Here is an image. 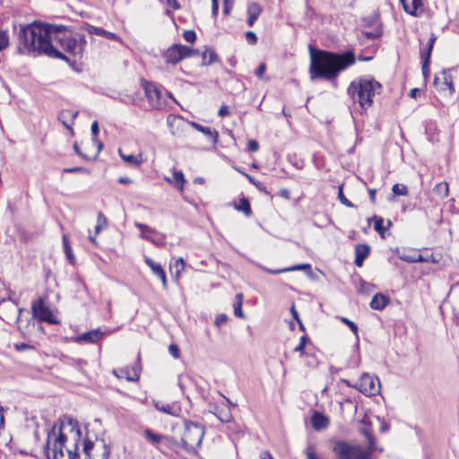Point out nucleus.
Returning a JSON list of instances; mask_svg holds the SVG:
<instances>
[{
    "mask_svg": "<svg viewBox=\"0 0 459 459\" xmlns=\"http://www.w3.org/2000/svg\"><path fill=\"white\" fill-rule=\"evenodd\" d=\"M218 114H219L220 117H225V116L229 115L228 107L226 105H222L220 108Z\"/></svg>",
    "mask_w": 459,
    "mask_h": 459,
    "instance_id": "nucleus-60",
    "label": "nucleus"
},
{
    "mask_svg": "<svg viewBox=\"0 0 459 459\" xmlns=\"http://www.w3.org/2000/svg\"><path fill=\"white\" fill-rule=\"evenodd\" d=\"M19 39L21 53H37L70 62L67 53L74 61L81 60L87 44L84 35L74 34L63 25H50L34 22L21 27Z\"/></svg>",
    "mask_w": 459,
    "mask_h": 459,
    "instance_id": "nucleus-1",
    "label": "nucleus"
},
{
    "mask_svg": "<svg viewBox=\"0 0 459 459\" xmlns=\"http://www.w3.org/2000/svg\"><path fill=\"white\" fill-rule=\"evenodd\" d=\"M263 11L262 6L255 2L250 3L247 6V24L253 26L255 22L258 19L259 15Z\"/></svg>",
    "mask_w": 459,
    "mask_h": 459,
    "instance_id": "nucleus-20",
    "label": "nucleus"
},
{
    "mask_svg": "<svg viewBox=\"0 0 459 459\" xmlns=\"http://www.w3.org/2000/svg\"><path fill=\"white\" fill-rule=\"evenodd\" d=\"M204 427L190 420L185 421V432L182 437L184 448L188 452H195L202 445Z\"/></svg>",
    "mask_w": 459,
    "mask_h": 459,
    "instance_id": "nucleus-6",
    "label": "nucleus"
},
{
    "mask_svg": "<svg viewBox=\"0 0 459 459\" xmlns=\"http://www.w3.org/2000/svg\"><path fill=\"white\" fill-rule=\"evenodd\" d=\"M63 244H64V248H65L66 257L68 258V260L70 262H73L74 259V256L73 255L72 248H71V246L68 241V238L65 235L63 236Z\"/></svg>",
    "mask_w": 459,
    "mask_h": 459,
    "instance_id": "nucleus-39",
    "label": "nucleus"
},
{
    "mask_svg": "<svg viewBox=\"0 0 459 459\" xmlns=\"http://www.w3.org/2000/svg\"><path fill=\"white\" fill-rule=\"evenodd\" d=\"M118 378H125L127 381L134 382L139 379L140 370L136 367H126L114 371Z\"/></svg>",
    "mask_w": 459,
    "mask_h": 459,
    "instance_id": "nucleus-15",
    "label": "nucleus"
},
{
    "mask_svg": "<svg viewBox=\"0 0 459 459\" xmlns=\"http://www.w3.org/2000/svg\"><path fill=\"white\" fill-rule=\"evenodd\" d=\"M310 342L309 338L305 334L300 337L299 344L295 347L294 351L299 352L301 356L305 353V346Z\"/></svg>",
    "mask_w": 459,
    "mask_h": 459,
    "instance_id": "nucleus-38",
    "label": "nucleus"
},
{
    "mask_svg": "<svg viewBox=\"0 0 459 459\" xmlns=\"http://www.w3.org/2000/svg\"><path fill=\"white\" fill-rule=\"evenodd\" d=\"M108 220L102 212L98 213L97 224L95 226V234H99L103 229L107 228Z\"/></svg>",
    "mask_w": 459,
    "mask_h": 459,
    "instance_id": "nucleus-35",
    "label": "nucleus"
},
{
    "mask_svg": "<svg viewBox=\"0 0 459 459\" xmlns=\"http://www.w3.org/2000/svg\"><path fill=\"white\" fill-rule=\"evenodd\" d=\"M341 321L342 323H344L346 325H348L349 328L352 331V333L358 338L359 328H358L357 325L346 317H342Z\"/></svg>",
    "mask_w": 459,
    "mask_h": 459,
    "instance_id": "nucleus-43",
    "label": "nucleus"
},
{
    "mask_svg": "<svg viewBox=\"0 0 459 459\" xmlns=\"http://www.w3.org/2000/svg\"><path fill=\"white\" fill-rule=\"evenodd\" d=\"M227 321H228V316L224 314H221L216 316L214 323L218 327H221V325H225L227 323Z\"/></svg>",
    "mask_w": 459,
    "mask_h": 459,
    "instance_id": "nucleus-49",
    "label": "nucleus"
},
{
    "mask_svg": "<svg viewBox=\"0 0 459 459\" xmlns=\"http://www.w3.org/2000/svg\"><path fill=\"white\" fill-rule=\"evenodd\" d=\"M31 310L33 316L39 321L48 322L52 325H58L60 323L42 298L32 302Z\"/></svg>",
    "mask_w": 459,
    "mask_h": 459,
    "instance_id": "nucleus-9",
    "label": "nucleus"
},
{
    "mask_svg": "<svg viewBox=\"0 0 459 459\" xmlns=\"http://www.w3.org/2000/svg\"><path fill=\"white\" fill-rule=\"evenodd\" d=\"M355 264L358 267L362 266L364 260L369 255V247L367 244H359L356 246L355 249Z\"/></svg>",
    "mask_w": 459,
    "mask_h": 459,
    "instance_id": "nucleus-22",
    "label": "nucleus"
},
{
    "mask_svg": "<svg viewBox=\"0 0 459 459\" xmlns=\"http://www.w3.org/2000/svg\"><path fill=\"white\" fill-rule=\"evenodd\" d=\"M454 68L444 69L440 74L434 78V86L436 90L445 96H452L455 92L453 78L451 72Z\"/></svg>",
    "mask_w": 459,
    "mask_h": 459,
    "instance_id": "nucleus-10",
    "label": "nucleus"
},
{
    "mask_svg": "<svg viewBox=\"0 0 459 459\" xmlns=\"http://www.w3.org/2000/svg\"><path fill=\"white\" fill-rule=\"evenodd\" d=\"M63 173H89V170L83 167H74L64 169Z\"/></svg>",
    "mask_w": 459,
    "mask_h": 459,
    "instance_id": "nucleus-46",
    "label": "nucleus"
},
{
    "mask_svg": "<svg viewBox=\"0 0 459 459\" xmlns=\"http://www.w3.org/2000/svg\"><path fill=\"white\" fill-rule=\"evenodd\" d=\"M311 423L316 430L325 429L329 424V419L319 411H315L311 418Z\"/></svg>",
    "mask_w": 459,
    "mask_h": 459,
    "instance_id": "nucleus-23",
    "label": "nucleus"
},
{
    "mask_svg": "<svg viewBox=\"0 0 459 459\" xmlns=\"http://www.w3.org/2000/svg\"><path fill=\"white\" fill-rule=\"evenodd\" d=\"M392 191L395 195H407L408 188L403 184H394L392 187Z\"/></svg>",
    "mask_w": 459,
    "mask_h": 459,
    "instance_id": "nucleus-40",
    "label": "nucleus"
},
{
    "mask_svg": "<svg viewBox=\"0 0 459 459\" xmlns=\"http://www.w3.org/2000/svg\"><path fill=\"white\" fill-rule=\"evenodd\" d=\"M196 53V50L192 49L187 46L174 44L162 54V56L168 64L176 65L182 59L191 56Z\"/></svg>",
    "mask_w": 459,
    "mask_h": 459,
    "instance_id": "nucleus-7",
    "label": "nucleus"
},
{
    "mask_svg": "<svg viewBox=\"0 0 459 459\" xmlns=\"http://www.w3.org/2000/svg\"><path fill=\"white\" fill-rule=\"evenodd\" d=\"M364 434L368 441V449L363 448L359 445L338 440L334 443L333 452L339 459H369L374 450V438L366 430H364Z\"/></svg>",
    "mask_w": 459,
    "mask_h": 459,
    "instance_id": "nucleus-5",
    "label": "nucleus"
},
{
    "mask_svg": "<svg viewBox=\"0 0 459 459\" xmlns=\"http://www.w3.org/2000/svg\"><path fill=\"white\" fill-rule=\"evenodd\" d=\"M164 179L169 183L173 185L176 188H178L180 192L184 191V186L186 183V178L181 170L173 171V177H164Z\"/></svg>",
    "mask_w": 459,
    "mask_h": 459,
    "instance_id": "nucleus-18",
    "label": "nucleus"
},
{
    "mask_svg": "<svg viewBox=\"0 0 459 459\" xmlns=\"http://www.w3.org/2000/svg\"><path fill=\"white\" fill-rule=\"evenodd\" d=\"M119 155L125 162L136 167L140 166L143 162L141 155L124 154L121 150H119Z\"/></svg>",
    "mask_w": 459,
    "mask_h": 459,
    "instance_id": "nucleus-31",
    "label": "nucleus"
},
{
    "mask_svg": "<svg viewBox=\"0 0 459 459\" xmlns=\"http://www.w3.org/2000/svg\"><path fill=\"white\" fill-rule=\"evenodd\" d=\"M103 336V333L100 330H92L87 333H84L77 337L78 342H97Z\"/></svg>",
    "mask_w": 459,
    "mask_h": 459,
    "instance_id": "nucleus-27",
    "label": "nucleus"
},
{
    "mask_svg": "<svg viewBox=\"0 0 459 459\" xmlns=\"http://www.w3.org/2000/svg\"><path fill=\"white\" fill-rule=\"evenodd\" d=\"M15 349L17 351H25V350H31L33 347L30 344H27L25 342H20L15 344Z\"/></svg>",
    "mask_w": 459,
    "mask_h": 459,
    "instance_id": "nucleus-55",
    "label": "nucleus"
},
{
    "mask_svg": "<svg viewBox=\"0 0 459 459\" xmlns=\"http://www.w3.org/2000/svg\"><path fill=\"white\" fill-rule=\"evenodd\" d=\"M235 0H224L223 1V13L229 15L233 8Z\"/></svg>",
    "mask_w": 459,
    "mask_h": 459,
    "instance_id": "nucleus-47",
    "label": "nucleus"
},
{
    "mask_svg": "<svg viewBox=\"0 0 459 459\" xmlns=\"http://www.w3.org/2000/svg\"><path fill=\"white\" fill-rule=\"evenodd\" d=\"M259 268H261L264 272H266L270 274H280V273H287V272L310 269V264H297L294 266L281 268V269H269L265 266L259 265Z\"/></svg>",
    "mask_w": 459,
    "mask_h": 459,
    "instance_id": "nucleus-21",
    "label": "nucleus"
},
{
    "mask_svg": "<svg viewBox=\"0 0 459 459\" xmlns=\"http://www.w3.org/2000/svg\"><path fill=\"white\" fill-rule=\"evenodd\" d=\"M418 93H419V89L413 88V89L411 90L409 95H410L411 98L416 99L417 96H418Z\"/></svg>",
    "mask_w": 459,
    "mask_h": 459,
    "instance_id": "nucleus-63",
    "label": "nucleus"
},
{
    "mask_svg": "<svg viewBox=\"0 0 459 459\" xmlns=\"http://www.w3.org/2000/svg\"><path fill=\"white\" fill-rule=\"evenodd\" d=\"M309 74L311 80H335L339 74L356 63L357 57L352 50L342 53L315 49L311 46Z\"/></svg>",
    "mask_w": 459,
    "mask_h": 459,
    "instance_id": "nucleus-3",
    "label": "nucleus"
},
{
    "mask_svg": "<svg viewBox=\"0 0 459 459\" xmlns=\"http://www.w3.org/2000/svg\"><path fill=\"white\" fill-rule=\"evenodd\" d=\"M383 33V30H382V28L381 26H377L373 30L371 31H364L363 34L365 35V37L367 39H377L379 38Z\"/></svg>",
    "mask_w": 459,
    "mask_h": 459,
    "instance_id": "nucleus-41",
    "label": "nucleus"
},
{
    "mask_svg": "<svg viewBox=\"0 0 459 459\" xmlns=\"http://www.w3.org/2000/svg\"><path fill=\"white\" fill-rule=\"evenodd\" d=\"M371 220L374 221V222H375L374 223L375 230L383 236V234L385 230V229L383 226L384 219L382 217H378V216L375 215Z\"/></svg>",
    "mask_w": 459,
    "mask_h": 459,
    "instance_id": "nucleus-36",
    "label": "nucleus"
},
{
    "mask_svg": "<svg viewBox=\"0 0 459 459\" xmlns=\"http://www.w3.org/2000/svg\"><path fill=\"white\" fill-rule=\"evenodd\" d=\"M243 175L248 179V181L251 184L255 186L257 188L261 189V183L260 182H257L253 177H251L250 175H248L247 173H243Z\"/></svg>",
    "mask_w": 459,
    "mask_h": 459,
    "instance_id": "nucleus-58",
    "label": "nucleus"
},
{
    "mask_svg": "<svg viewBox=\"0 0 459 459\" xmlns=\"http://www.w3.org/2000/svg\"><path fill=\"white\" fill-rule=\"evenodd\" d=\"M85 29L90 34L101 36V37H104V38H107V39H112V40H119V37L117 34L108 31V30H105L102 28L87 24Z\"/></svg>",
    "mask_w": 459,
    "mask_h": 459,
    "instance_id": "nucleus-24",
    "label": "nucleus"
},
{
    "mask_svg": "<svg viewBox=\"0 0 459 459\" xmlns=\"http://www.w3.org/2000/svg\"><path fill=\"white\" fill-rule=\"evenodd\" d=\"M429 65V62L422 61V67H421V69H422V74H423L425 78H427L429 75V73H430Z\"/></svg>",
    "mask_w": 459,
    "mask_h": 459,
    "instance_id": "nucleus-56",
    "label": "nucleus"
},
{
    "mask_svg": "<svg viewBox=\"0 0 459 459\" xmlns=\"http://www.w3.org/2000/svg\"><path fill=\"white\" fill-rule=\"evenodd\" d=\"M236 209L239 212H242L246 216H250L252 213L249 201L245 197L240 199L239 204L236 206Z\"/></svg>",
    "mask_w": 459,
    "mask_h": 459,
    "instance_id": "nucleus-33",
    "label": "nucleus"
},
{
    "mask_svg": "<svg viewBox=\"0 0 459 459\" xmlns=\"http://www.w3.org/2000/svg\"><path fill=\"white\" fill-rule=\"evenodd\" d=\"M145 263L149 265L152 273L161 280L163 288L166 289L168 286L167 277L161 264L155 263L150 257H145Z\"/></svg>",
    "mask_w": 459,
    "mask_h": 459,
    "instance_id": "nucleus-17",
    "label": "nucleus"
},
{
    "mask_svg": "<svg viewBox=\"0 0 459 459\" xmlns=\"http://www.w3.org/2000/svg\"><path fill=\"white\" fill-rule=\"evenodd\" d=\"M169 351L175 359H178L180 356V351L177 344H170Z\"/></svg>",
    "mask_w": 459,
    "mask_h": 459,
    "instance_id": "nucleus-50",
    "label": "nucleus"
},
{
    "mask_svg": "<svg viewBox=\"0 0 459 459\" xmlns=\"http://www.w3.org/2000/svg\"><path fill=\"white\" fill-rule=\"evenodd\" d=\"M143 436L146 441H148L152 446L159 448V446L162 444L169 446L172 441V437L159 434L154 432L152 429L147 428L143 430Z\"/></svg>",
    "mask_w": 459,
    "mask_h": 459,
    "instance_id": "nucleus-13",
    "label": "nucleus"
},
{
    "mask_svg": "<svg viewBox=\"0 0 459 459\" xmlns=\"http://www.w3.org/2000/svg\"><path fill=\"white\" fill-rule=\"evenodd\" d=\"M246 39H247V42L251 45L255 44L257 41V37H256L255 33L253 31L246 32Z\"/></svg>",
    "mask_w": 459,
    "mask_h": 459,
    "instance_id": "nucleus-51",
    "label": "nucleus"
},
{
    "mask_svg": "<svg viewBox=\"0 0 459 459\" xmlns=\"http://www.w3.org/2000/svg\"><path fill=\"white\" fill-rule=\"evenodd\" d=\"M248 151L255 152L259 150V143L255 140H249L247 143Z\"/></svg>",
    "mask_w": 459,
    "mask_h": 459,
    "instance_id": "nucleus-52",
    "label": "nucleus"
},
{
    "mask_svg": "<svg viewBox=\"0 0 459 459\" xmlns=\"http://www.w3.org/2000/svg\"><path fill=\"white\" fill-rule=\"evenodd\" d=\"M173 266L176 268V273H175L176 277H179L180 273L185 268V261H184V259L181 258V257L177 259Z\"/></svg>",
    "mask_w": 459,
    "mask_h": 459,
    "instance_id": "nucleus-44",
    "label": "nucleus"
},
{
    "mask_svg": "<svg viewBox=\"0 0 459 459\" xmlns=\"http://www.w3.org/2000/svg\"><path fill=\"white\" fill-rule=\"evenodd\" d=\"M82 431L78 422L72 419L55 424L48 434L45 453L48 459H76Z\"/></svg>",
    "mask_w": 459,
    "mask_h": 459,
    "instance_id": "nucleus-2",
    "label": "nucleus"
},
{
    "mask_svg": "<svg viewBox=\"0 0 459 459\" xmlns=\"http://www.w3.org/2000/svg\"><path fill=\"white\" fill-rule=\"evenodd\" d=\"M261 458H262V459H274V458L273 457V455H272L269 452H267V451H264V452H263V453L261 454Z\"/></svg>",
    "mask_w": 459,
    "mask_h": 459,
    "instance_id": "nucleus-62",
    "label": "nucleus"
},
{
    "mask_svg": "<svg viewBox=\"0 0 459 459\" xmlns=\"http://www.w3.org/2000/svg\"><path fill=\"white\" fill-rule=\"evenodd\" d=\"M154 406L159 411L167 413L174 417H178L182 411L180 405L178 404L177 403H162L160 402H156L154 403Z\"/></svg>",
    "mask_w": 459,
    "mask_h": 459,
    "instance_id": "nucleus-16",
    "label": "nucleus"
},
{
    "mask_svg": "<svg viewBox=\"0 0 459 459\" xmlns=\"http://www.w3.org/2000/svg\"><path fill=\"white\" fill-rule=\"evenodd\" d=\"M306 455L307 457V459H318L314 448L312 446H308L307 449H306Z\"/></svg>",
    "mask_w": 459,
    "mask_h": 459,
    "instance_id": "nucleus-53",
    "label": "nucleus"
},
{
    "mask_svg": "<svg viewBox=\"0 0 459 459\" xmlns=\"http://www.w3.org/2000/svg\"><path fill=\"white\" fill-rule=\"evenodd\" d=\"M353 387L367 396L376 395L380 392V381L378 377L365 373Z\"/></svg>",
    "mask_w": 459,
    "mask_h": 459,
    "instance_id": "nucleus-11",
    "label": "nucleus"
},
{
    "mask_svg": "<svg viewBox=\"0 0 459 459\" xmlns=\"http://www.w3.org/2000/svg\"><path fill=\"white\" fill-rule=\"evenodd\" d=\"M219 13V3H212V14L213 17H216Z\"/></svg>",
    "mask_w": 459,
    "mask_h": 459,
    "instance_id": "nucleus-61",
    "label": "nucleus"
},
{
    "mask_svg": "<svg viewBox=\"0 0 459 459\" xmlns=\"http://www.w3.org/2000/svg\"><path fill=\"white\" fill-rule=\"evenodd\" d=\"M434 193L440 198H446L449 195V186L446 182H440L434 187Z\"/></svg>",
    "mask_w": 459,
    "mask_h": 459,
    "instance_id": "nucleus-32",
    "label": "nucleus"
},
{
    "mask_svg": "<svg viewBox=\"0 0 459 459\" xmlns=\"http://www.w3.org/2000/svg\"><path fill=\"white\" fill-rule=\"evenodd\" d=\"M218 61V56L212 49H206L202 55V65H209Z\"/></svg>",
    "mask_w": 459,
    "mask_h": 459,
    "instance_id": "nucleus-30",
    "label": "nucleus"
},
{
    "mask_svg": "<svg viewBox=\"0 0 459 459\" xmlns=\"http://www.w3.org/2000/svg\"><path fill=\"white\" fill-rule=\"evenodd\" d=\"M91 134L93 135V142L95 143H97L98 145V149H99V152L102 149L103 145L102 143L96 138L97 135L99 134V132H100V128H99V124L97 121H94L92 124H91Z\"/></svg>",
    "mask_w": 459,
    "mask_h": 459,
    "instance_id": "nucleus-37",
    "label": "nucleus"
},
{
    "mask_svg": "<svg viewBox=\"0 0 459 459\" xmlns=\"http://www.w3.org/2000/svg\"><path fill=\"white\" fill-rule=\"evenodd\" d=\"M78 116V111H73L70 109L63 110L59 116L58 119L63 123V125L68 129H72V125L74 124V120Z\"/></svg>",
    "mask_w": 459,
    "mask_h": 459,
    "instance_id": "nucleus-26",
    "label": "nucleus"
},
{
    "mask_svg": "<svg viewBox=\"0 0 459 459\" xmlns=\"http://www.w3.org/2000/svg\"><path fill=\"white\" fill-rule=\"evenodd\" d=\"M389 299L387 297L381 293L376 294L370 301V307L375 310H382L388 304Z\"/></svg>",
    "mask_w": 459,
    "mask_h": 459,
    "instance_id": "nucleus-28",
    "label": "nucleus"
},
{
    "mask_svg": "<svg viewBox=\"0 0 459 459\" xmlns=\"http://www.w3.org/2000/svg\"><path fill=\"white\" fill-rule=\"evenodd\" d=\"M381 89V84L375 79L360 77L350 83L347 92L354 102L366 110L372 106L375 96L380 93Z\"/></svg>",
    "mask_w": 459,
    "mask_h": 459,
    "instance_id": "nucleus-4",
    "label": "nucleus"
},
{
    "mask_svg": "<svg viewBox=\"0 0 459 459\" xmlns=\"http://www.w3.org/2000/svg\"><path fill=\"white\" fill-rule=\"evenodd\" d=\"M436 39H437L436 35L434 33H432L430 38L429 39L427 48L420 51V58L422 61L430 62L431 52H432L433 46L435 44Z\"/></svg>",
    "mask_w": 459,
    "mask_h": 459,
    "instance_id": "nucleus-29",
    "label": "nucleus"
},
{
    "mask_svg": "<svg viewBox=\"0 0 459 459\" xmlns=\"http://www.w3.org/2000/svg\"><path fill=\"white\" fill-rule=\"evenodd\" d=\"M400 258L403 260V261H405V262H408V263H414L415 261V254L413 255H406V254H403L400 256Z\"/></svg>",
    "mask_w": 459,
    "mask_h": 459,
    "instance_id": "nucleus-57",
    "label": "nucleus"
},
{
    "mask_svg": "<svg viewBox=\"0 0 459 459\" xmlns=\"http://www.w3.org/2000/svg\"><path fill=\"white\" fill-rule=\"evenodd\" d=\"M186 41L193 43L196 39V34L194 30H186L183 33Z\"/></svg>",
    "mask_w": 459,
    "mask_h": 459,
    "instance_id": "nucleus-48",
    "label": "nucleus"
},
{
    "mask_svg": "<svg viewBox=\"0 0 459 459\" xmlns=\"http://www.w3.org/2000/svg\"><path fill=\"white\" fill-rule=\"evenodd\" d=\"M134 226L140 230V238L152 242L154 246L162 247L165 246L166 235L157 231L155 229L143 224L135 222Z\"/></svg>",
    "mask_w": 459,
    "mask_h": 459,
    "instance_id": "nucleus-12",
    "label": "nucleus"
},
{
    "mask_svg": "<svg viewBox=\"0 0 459 459\" xmlns=\"http://www.w3.org/2000/svg\"><path fill=\"white\" fill-rule=\"evenodd\" d=\"M168 5L171 6L174 10H178L180 8V4L178 0H166Z\"/></svg>",
    "mask_w": 459,
    "mask_h": 459,
    "instance_id": "nucleus-59",
    "label": "nucleus"
},
{
    "mask_svg": "<svg viewBox=\"0 0 459 459\" xmlns=\"http://www.w3.org/2000/svg\"><path fill=\"white\" fill-rule=\"evenodd\" d=\"M265 71H266V65H265V64H261V65L257 67V69H256V71H255V75H256L258 78L262 79V78H263V76H264V73H265Z\"/></svg>",
    "mask_w": 459,
    "mask_h": 459,
    "instance_id": "nucleus-54",
    "label": "nucleus"
},
{
    "mask_svg": "<svg viewBox=\"0 0 459 459\" xmlns=\"http://www.w3.org/2000/svg\"><path fill=\"white\" fill-rule=\"evenodd\" d=\"M191 126L197 131L208 136L212 140V143L215 144L218 142L219 133L214 128L206 127L195 122H192Z\"/></svg>",
    "mask_w": 459,
    "mask_h": 459,
    "instance_id": "nucleus-25",
    "label": "nucleus"
},
{
    "mask_svg": "<svg viewBox=\"0 0 459 459\" xmlns=\"http://www.w3.org/2000/svg\"><path fill=\"white\" fill-rule=\"evenodd\" d=\"M243 294L238 293L236 295V302L234 304V315L238 317H244L242 311Z\"/></svg>",
    "mask_w": 459,
    "mask_h": 459,
    "instance_id": "nucleus-34",
    "label": "nucleus"
},
{
    "mask_svg": "<svg viewBox=\"0 0 459 459\" xmlns=\"http://www.w3.org/2000/svg\"><path fill=\"white\" fill-rule=\"evenodd\" d=\"M414 263L425 262L426 259L420 254H415Z\"/></svg>",
    "mask_w": 459,
    "mask_h": 459,
    "instance_id": "nucleus-64",
    "label": "nucleus"
},
{
    "mask_svg": "<svg viewBox=\"0 0 459 459\" xmlns=\"http://www.w3.org/2000/svg\"><path fill=\"white\" fill-rule=\"evenodd\" d=\"M338 198H339L340 202L342 204H344L345 206H347V207H354V204L344 196V195L342 193V186L339 187Z\"/></svg>",
    "mask_w": 459,
    "mask_h": 459,
    "instance_id": "nucleus-45",
    "label": "nucleus"
},
{
    "mask_svg": "<svg viewBox=\"0 0 459 459\" xmlns=\"http://www.w3.org/2000/svg\"><path fill=\"white\" fill-rule=\"evenodd\" d=\"M403 10L413 16H418V11L422 7V0H400Z\"/></svg>",
    "mask_w": 459,
    "mask_h": 459,
    "instance_id": "nucleus-19",
    "label": "nucleus"
},
{
    "mask_svg": "<svg viewBox=\"0 0 459 459\" xmlns=\"http://www.w3.org/2000/svg\"><path fill=\"white\" fill-rule=\"evenodd\" d=\"M96 446H98V444H95L93 441L89 439L84 440L82 452L85 455V459H97V455L95 453H93ZM99 446L103 449V458L108 459L109 455V448L107 446L103 440L99 443Z\"/></svg>",
    "mask_w": 459,
    "mask_h": 459,
    "instance_id": "nucleus-14",
    "label": "nucleus"
},
{
    "mask_svg": "<svg viewBox=\"0 0 459 459\" xmlns=\"http://www.w3.org/2000/svg\"><path fill=\"white\" fill-rule=\"evenodd\" d=\"M142 85L152 108L162 109L166 107V100L163 99L160 90L154 83L143 81Z\"/></svg>",
    "mask_w": 459,
    "mask_h": 459,
    "instance_id": "nucleus-8",
    "label": "nucleus"
},
{
    "mask_svg": "<svg viewBox=\"0 0 459 459\" xmlns=\"http://www.w3.org/2000/svg\"><path fill=\"white\" fill-rule=\"evenodd\" d=\"M9 46V37L6 30H0V51Z\"/></svg>",
    "mask_w": 459,
    "mask_h": 459,
    "instance_id": "nucleus-42",
    "label": "nucleus"
}]
</instances>
